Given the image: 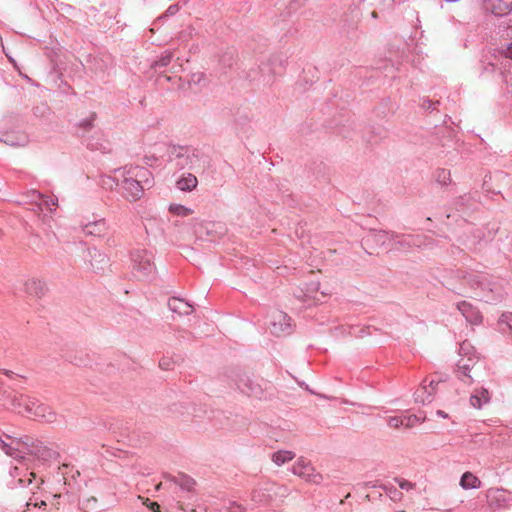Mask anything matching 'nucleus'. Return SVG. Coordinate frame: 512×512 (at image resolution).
Instances as JSON below:
<instances>
[{
  "label": "nucleus",
  "instance_id": "9",
  "mask_svg": "<svg viewBox=\"0 0 512 512\" xmlns=\"http://www.w3.org/2000/svg\"><path fill=\"white\" fill-rule=\"evenodd\" d=\"M458 310L472 325H479L482 322V315L471 303L463 301L457 305Z\"/></svg>",
  "mask_w": 512,
  "mask_h": 512
},
{
  "label": "nucleus",
  "instance_id": "6",
  "mask_svg": "<svg viewBox=\"0 0 512 512\" xmlns=\"http://www.w3.org/2000/svg\"><path fill=\"white\" fill-rule=\"evenodd\" d=\"M425 415H400V416H390L387 418V424L390 428L399 429L404 427L406 429H410L415 427L418 424H421L425 421Z\"/></svg>",
  "mask_w": 512,
  "mask_h": 512
},
{
  "label": "nucleus",
  "instance_id": "24",
  "mask_svg": "<svg viewBox=\"0 0 512 512\" xmlns=\"http://www.w3.org/2000/svg\"><path fill=\"white\" fill-rule=\"evenodd\" d=\"M139 499H141L143 504L153 512H160V505L157 502H151L148 498H143L141 496H139Z\"/></svg>",
  "mask_w": 512,
  "mask_h": 512
},
{
  "label": "nucleus",
  "instance_id": "20",
  "mask_svg": "<svg viewBox=\"0 0 512 512\" xmlns=\"http://www.w3.org/2000/svg\"><path fill=\"white\" fill-rule=\"evenodd\" d=\"M294 457H295V454L292 451L280 450V451L274 452L271 456V459L277 466H281V465L293 460Z\"/></svg>",
  "mask_w": 512,
  "mask_h": 512
},
{
  "label": "nucleus",
  "instance_id": "32",
  "mask_svg": "<svg viewBox=\"0 0 512 512\" xmlns=\"http://www.w3.org/2000/svg\"><path fill=\"white\" fill-rule=\"evenodd\" d=\"M372 16H373V17H377L376 12H373V13H372Z\"/></svg>",
  "mask_w": 512,
  "mask_h": 512
},
{
  "label": "nucleus",
  "instance_id": "16",
  "mask_svg": "<svg viewBox=\"0 0 512 512\" xmlns=\"http://www.w3.org/2000/svg\"><path fill=\"white\" fill-rule=\"evenodd\" d=\"M37 203L38 209L40 212H44L45 210L52 213L58 207V199L55 196H44L41 194L37 195Z\"/></svg>",
  "mask_w": 512,
  "mask_h": 512
},
{
  "label": "nucleus",
  "instance_id": "27",
  "mask_svg": "<svg viewBox=\"0 0 512 512\" xmlns=\"http://www.w3.org/2000/svg\"><path fill=\"white\" fill-rule=\"evenodd\" d=\"M502 54L509 59H512V42L508 44L503 50Z\"/></svg>",
  "mask_w": 512,
  "mask_h": 512
},
{
  "label": "nucleus",
  "instance_id": "21",
  "mask_svg": "<svg viewBox=\"0 0 512 512\" xmlns=\"http://www.w3.org/2000/svg\"><path fill=\"white\" fill-rule=\"evenodd\" d=\"M435 180L438 184L446 186L452 183V176L450 170L440 168L435 172Z\"/></svg>",
  "mask_w": 512,
  "mask_h": 512
},
{
  "label": "nucleus",
  "instance_id": "7",
  "mask_svg": "<svg viewBox=\"0 0 512 512\" xmlns=\"http://www.w3.org/2000/svg\"><path fill=\"white\" fill-rule=\"evenodd\" d=\"M84 235L92 237H104L108 232V225L104 219L90 221L81 225Z\"/></svg>",
  "mask_w": 512,
  "mask_h": 512
},
{
  "label": "nucleus",
  "instance_id": "31",
  "mask_svg": "<svg viewBox=\"0 0 512 512\" xmlns=\"http://www.w3.org/2000/svg\"><path fill=\"white\" fill-rule=\"evenodd\" d=\"M88 502H94L96 503L97 502V499L95 497H91L87 500Z\"/></svg>",
  "mask_w": 512,
  "mask_h": 512
},
{
  "label": "nucleus",
  "instance_id": "2",
  "mask_svg": "<svg viewBox=\"0 0 512 512\" xmlns=\"http://www.w3.org/2000/svg\"><path fill=\"white\" fill-rule=\"evenodd\" d=\"M147 171L140 167H131L123 172L124 181L122 185L123 196L125 199L134 202L143 195V187L140 184Z\"/></svg>",
  "mask_w": 512,
  "mask_h": 512
},
{
  "label": "nucleus",
  "instance_id": "11",
  "mask_svg": "<svg viewBox=\"0 0 512 512\" xmlns=\"http://www.w3.org/2000/svg\"><path fill=\"white\" fill-rule=\"evenodd\" d=\"M487 502L492 509H498L507 502V491L501 488H491L487 492Z\"/></svg>",
  "mask_w": 512,
  "mask_h": 512
},
{
  "label": "nucleus",
  "instance_id": "18",
  "mask_svg": "<svg viewBox=\"0 0 512 512\" xmlns=\"http://www.w3.org/2000/svg\"><path fill=\"white\" fill-rule=\"evenodd\" d=\"M481 480L472 472H465L460 479V486L465 489H478L481 487Z\"/></svg>",
  "mask_w": 512,
  "mask_h": 512
},
{
  "label": "nucleus",
  "instance_id": "19",
  "mask_svg": "<svg viewBox=\"0 0 512 512\" xmlns=\"http://www.w3.org/2000/svg\"><path fill=\"white\" fill-rule=\"evenodd\" d=\"M168 211L171 215L181 218L189 217L194 213L193 209L177 203L170 204Z\"/></svg>",
  "mask_w": 512,
  "mask_h": 512
},
{
  "label": "nucleus",
  "instance_id": "8",
  "mask_svg": "<svg viewBox=\"0 0 512 512\" xmlns=\"http://www.w3.org/2000/svg\"><path fill=\"white\" fill-rule=\"evenodd\" d=\"M427 380H424L421 387L415 393L416 402L426 403L430 402L432 396L437 391V387L440 384V380L431 379L428 384Z\"/></svg>",
  "mask_w": 512,
  "mask_h": 512
},
{
  "label": "nucleus",
  "instance_id": "4",
  "mask_svg": "<svg viewBox=\"0 0 512 512\" xmlns=\"http://www.w3.org/2000/svg\"><path fill=\"white\" fill-rule=\"evenodd\" d=\"M131 259L133 262V269L138 272L140 276H146L154 269L152 255L147 251H134L131 255Z\"/></svg>",
  "mask_w": 512,
  "mask_h": 512
},
{
  "label": "nucleus",
  "instance_id": "26",
  "mask_svg": "<svg viewBox=\"0 0 512 512\" xmlns=\"http://www.w3.org/2000/svg\"><path fill=\"white\" fill-rule=\"evenodd\" d=\"M3 450L5 451V453L7 455L12 456V457H17L16 449H14L13 447H11L9 445L4 444Z\"/></svg>",
  "mask_w": 512,
  "mask_h": 512
},
{
  "label": "nucleus",
  "instance_id": "12",
  "mask_svg": "<svg viewBox=\"0 0 512 512\" xmlns=\"http://www.w3.org/2000/svg\"><path fill=\"white\" fill-rule=\"evenodd\" d=\"M239 389L248 396L260 398L263 394L262 386L249 377L242 378L239 383Z\"/></svg>",
  "mask_w": 512,
  "mask_h": 512
},
{
  "label": "nucleus",
  "instance_id": "15",
  "mask_svg": "<svg viewBox=\"0 0 512 512\" xmlns=\"http://www.w3.org/2000/svg\"><path fill=\"white\" fill-rule=\"evenodd\" d=\"M490 401V393L485 388L476 389L470 397V404L476 409H480L484 404Z\"/></svg>",
  "mask_w": 512,
  "mask_h": 512
},
{
  "label": "nucleus",
  "instance_id": "1",
  "mask_svg": "<svg viewBox=\"0 0 512 512\" xmlns=\"http://www.w3.org/2000/svg\"><path fill=\"white\" fill-rule=\"evenodd\" d=\"M12 408L20 414L34 416L45 421H53L55 413L37 399L18 392H10L7 396Z\"/></svg>",
  "mask_w": 512,
  "mask_h": 512
},
{
  "label": "nucleus",
  "instance_id": "22",
  "mask_svg": "<svg viewBox=\"0 0 512 512\" xmlns=\"http://www.w3.org/2000/svg\"><path fill=\"white\" fill-rule=\"evenodd\" d=\"M471 362V359H468L465 363L459 364V373L462 377L470 378L469 371Z\"/></svg>",
  "mask_w": 512,
  "mask_h": 512
},
{
  "label": "nucleus",
  "instance_id": "28",
  "mask_svg": "<svg viewBox=\"0 0 512 512\" xmlns=\"http://www.w3.org/2000/svg\"><path fill=\"white\" fill-rule=\"evenodd\" d=\"M36 475L34 472L29 473V478L27 480H24L23 478H19L18 482L20 484L27 482L28 484L32 483V480L35 479Z\"/></svg>",
  "mask_w": 512,
  "mask_h": 512
},
{
  "label": "nucleus",
  "instance_id": "5",
  "mask_svg": "<svg viewBox=\"0 0 512 512\" xmlns=\"http://www.w3.org/2000/svg\"><path fill=\"white\" fill-rule=\"evenodd\" d=\"M291 318L282 311H274L271 314L270 331L276 336L289 334L291 331Z\"/></svg>",
  "mask_w": 512,
  "mask_h": 512
},
{
  "label": "nucleus",
  "instance_id": "23",
  "mask_svg": "<svg viewBox=\"0 0 512 512\" xmlns=\"http://www.w3.org/2000/svg\"><path fill=\"white\" fill-rule=\"evenodd\" d=\"M171 59L172 54L166 53L158 61L155 62L154 67H165L171 62Z\"/></svg>",
  "mask_w": 512,
  "mask_h": 512
},
{
  "label": "nucleus",
  "instance_id": "17",
  "mask_svg": "<svg viewBox=\"0 0 512 512\" xmlns=\"http://www.w3.org/2000/svg\"><path fill=\"white\" fill-rule=\"evenodd\" d=\"M168 306L173 312L180 315H188L192 312V306L180 298H171Z\"/></svg>",
  "mask_w": 512,
  "mask_h": 512
},
{
  "label": "nucleus",
  "instance_id": "3",
  "mask_svg": "<svg viewBox=\"0 0 512 512\" xmlns=\"http://www.w3.org/2000/svg\"><path fill=\"white\" fill-rule=\"evenodd\" d=\"M292 472L294 475L302 478L306 482L318 484L322 480L321 474L316 472L311 462L304 458H299L295 462L292 467Z\"/></svg>",
  "mask_w": 512,
  "mask_h": 512
},
{
  "label": "nucleus",
  "instance_id": "13",
  "mask_svg": "<svg viewBox=\"0 0 512 512\" xmlns=\"http://www.w3.org/2000/svg\"><path fill=\"white\" fill-rule=\"evenodd\" d=\"M24 290L33 298H41L46 293L47 289L43 281L31 278L24 283Z\"/></svg>",
  "mask_w": 512,
  "mask_h": 512
},
{
  "label": "nucleus",
  "instance_id": "10",
  "mask_svg": "<svg viewBox=\"0 0 512 512\" xmlns=\"http://www.w3.org/2000/svg\"><path fill=\"white\" fill-rule=\"evenodd\" d=\"M484 5L496 16H504L512 12V0H484Z\"/></svg>",
  "mask_w": 512,
  "mask_h": 512
},
{
  "label": "nucleus",
  "instance_id": "25",
  "mask_svg": "<svg viewBox=\"0 0 512 512\" xmlns=\"http://www.w3.org/2000/svg\"><path fill=\"white\" fill-rule=\"evenodd\" d=\"M397 482L401 489H404L407 491L412 490L415 487V484H413L410 481L404 480V479H399V480H397Z\"/></svg>",
  "mask_w": 512,
  "mask_h": 512
},
{
  "label": "nucleus",
  "instance_id": "30",
  "mask_svg": "<svg viewBox=\"0 0 512 512\" xmlns=\"http://www.w3.org/2000/svg\"><path fill=\"white\" fill-rule=\"evenodd\" d=\"M34 506L35 507H43V506H46V502L45 501H41L39 504L35 503Z\"/></svg>",
  "mask_w": 512,
  "mask_h": 512
},
{
  "label": "nucleus",
  "instance_id": "33",
  "mask_svg": "<svg viewBox=\"0 0 512 512\" xmlns=\"http://www.w3.org/2000/svg\"><path fill=\"white\" fill-rule=\"evenodd\" d=\"M401 512H405V511H401Z\"/></svg>",
  "mask_w": 512,
  "mask_h": 512
},
{
  "label": "nucleus",
  "instance_id": "14",
  "mask_svg": "<svg viewBox=\"0 0 512 512\" xmlns=\"http://www.w3.org/2000/svg\"><path fill=\"white\" fill-rule=\"evenodd\" d=\"M198 185V179L191 173L183 174L177 181L176 187L181 191H192Z\"/></svg>",
  "mask_w": 512,
  "mask_h": 512
},
{
  "label": "nucleus",
  "instance_id": "29",
  "mask_svg": "<svg viewBox=\"0 0 512 512\" xmlns=\"http://www.w3.org/2000/svg\"><path fill=\"white\" fill-rule=\"evenodd\" d=\"M437 415H439V416H441V417H443V418H447V417H448V414H447V413H445V412H444V411H442V410H438V411H437Z\"/></svg>",
  "mask_w": 512,
  "mask_h": 512
}]
</instances>
